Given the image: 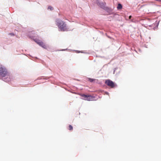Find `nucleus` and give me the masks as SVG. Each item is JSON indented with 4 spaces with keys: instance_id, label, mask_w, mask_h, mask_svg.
<instances>
[{
    "instance_id": "1a4fd4ad",
    "label": "nucleus",
    "mask_w": 161,
    "mask_h": 161,
    "mask_svg": "<svg viewBox=\"0 0 161 161\" xmlns=\"http://www.w3.org/2000/svg\"><path fill=\"white\" fill-rule=\"evenodd\" d=\"M48 9H49L50 10H53V8L51 6H49L48 7Z\"/></svg>"
},
{
    "instance_id": "9d476101",
    "label": "nucleus",
    "mask_w": 161,
    "mask_h": 161,
    "mask_svg": "<svg viewBox=\"0 0 161 161\" xmlns=\"http://www.w3.org/2000/svg\"><path fill=\"white\" fill-rule=\"evenodd\" d=\"M9 34H10L11 35H14V34L13 33H10Z\"/></svg>"
},
{
    "instance_id": "6e6552de",
    "label": "nucleus",
    "mask_w": 161,
    "mask_h": 161,
    "mask_svg": "<svg viewBox=\"0 0 161 161\" xmlns=\"http://www.w3.org/2000/svg\"><path fill=\"white\" fill-rule=\"evenodd\" d=\"M69 130H73V127L71 125H69Z\"/></svg>"
},
{
    "instance_id": "0eeeda50",
    "label": "nucleus",
    "mask_w": 161,
    "mask_h": 161,
    "mask_svg": "<svg viewBox=\"0 0 161 161\" xmlns=\"http://www.w3.org/2000/svg\"><path fill=\"white\" fill-rule=\"evenodd\" d=\"M95 80V79H91L90 78H88V80L91 82H92Z\"/></svg>"
},
{
    "instance_id": "20e7f679",
    "label": "nucleus",
    "mask_w": 161,
    "mask_h": 161,
    "mask_svg": "<svg viewBox=\"0 0 161 161\" xmlns=\"http://www.w3.org/2000/svg\"><path fill=\"white\" fill-rule=\"evenodd\" d=\"M7 72L6 69L0 66V75L2 77H5L7 75Z\"/></svg>"
},
{
    "instance_id": "423d86ee",
    "label": "nucleus",
    "mask_w": 161,
    "mask_h": 161,
    "mask_svg": "<svg viewBox=\"0 0 161 161\" xmlns=\"http://www.w3.org/2000/svg\"><path fill=\"white\" fill-rule=\"evenodd\" d=\"M122 8V6L121 4L119 3L118 4L117 8L118 9H120Z\"/></svg>"
},
{
    "instance_id": "9b49d317",
    "label": "nucleus",
    "mask_w": 161,
    "mask_h": 161,
    "mask_svg": "<svg viewBox=\"0 0 161 161\" xmlns=\"http://www.w3.org/2000/svg\"><path fill=\"white\" fill-rule=\"evenodd\" d=\"M131 18V16L130 15L129 16V19H130Z\"/></svg>"
},
{
    "instance_id": "f257e3e1",
    "label": "nucleus",
    "mask_w": 161,
    "mask_h": 161,
    "mask_svg": "<svg viewBox=\"0 0 161 161\" xmlns=\"http://www.w3.org/2000/svg\"><path fill=\"white\" fill-rule=\"evenodd\" d=\"M56 25L61 31H67L69 29L65 22L63 21L58 20L57 21Z\"/></svg>"
},
{
    "instance_id": "7ed1b4c3",
    "label": "nucleus",
    "mask_w": 161,
    "mask_h": 161,
    "mask_svg": "<svg viewBox=\"0 0 161 161\" xmlns=\"http://www.w3.org/2000/svg\"><path fill=\"white\" fill-rule=\"evenodd\" d=\"M82 97H84L83 99L88 101H92L94 98V97L92 96L89 95H86L85 94H80Z\"/></svg>"
},
{
    "instance_id": "39448f33",
    "label": "nucleus",
    "mask_w": 161,
    "mask_h": 161,
    "mask_svg": "<svg viewBox=\"0 0 161 161\" xmlns=\"http://www.w3.org/2000/svg\"><path fill=\"white\" fill-rule=\"evenodd\" d=\"M34 41L37 44H38L40 46H41L44 48H47V46L42 42L38 40L35 39Z\"/></svg>"
},
{
    "instance_id": "f03ea898",
    "label": "nucleus",
    "mask_w": 161,
    "mask_h": 161,
    "mask_svg": "<svg viewBox=\"0 0 161 161\" xmlns=\"http://www.w3.org/2000/svg\"><path fill=\"white\" fill-rule=\"evenodd\" d=\"M105 83L108 86L111 88H113L116 86V85L113 82L110 80H105Z\"/></svg>"
}]
</instances>
